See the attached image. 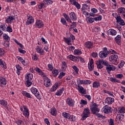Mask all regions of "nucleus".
<instances>
[{
  "label": "nucleus",
  "instance_id": "14",
  "mask_svg": "<svg viewBox=\"0 0 125 125\" xmlns=\"http://www.w3.org/2000/svg\"><path fill=\"white\" fill-rule=\"evenodd\" d=\"M76 86H77V89L79 91H80L83 94H85L86 93V90L83 88V87L80 86V84L76 85Z\"/></svg>",
  "mask_w": 125,
  "mask_h": 125
},
{
  "label": "nucleus",
  "instance_id": "44",
  "mask_svg": "<svg viewBox=\"0 0 125 125\" xmlns=\"http://www.w3.org/2000/svg\"><path fill=\"white\" fill-rule=\"evenodd\" d=\"M52 74L54 77H57V76H58L59 72H58V70L57 69H55L54 70L52 71Z\"/></svg>",
  "mask_w": 125,
  "mask_h": 125
},
{
  "label": "nucleus",
  "instance_id": "40",
  "mask_svg": "<svg viewBox=\"0 0 125 125\" xmlns=\"http://www.w3.org/2000/svg\"><path fill=\"white\" fill-rule=\"evenodd\" d=\"M82 53H83L80 49H75L74 52V55H80V54H82Z\"/></svg>",
  "mask_w": 125,
  "mask_h": 125
},
{
  "label": "nucleus",
  "instance_id": "22",
  "mask_svg": "<svg viewBox=\"0 0 125 125\" xmlns=\"http://www.w3.org/2000/svg\"><path fill=\"white\" fill-rule=\"evenodd\" d=\"M90 110L92 113H93V114H94L95 115L98 113L99 111H100L99 108H97V107H92L90 108Z\"/></svg>",
  "mask_w": 125,
  "mask_h": 125
},
{
  "label": "nucleus",
  "instance_id": "59",
  "mask_svg": "<svg viewBox=\"0 0 125 125\" xmlns=\"http://www.w3.org/2000/svg\"><path fill=\"white\" fill-rule=\"evenodd\" d=\"M47 66H48V68L50 71H52V70H53V65H52V64H48L47 65Z\"/></svg>",
  "mask_w": 125,
  "mask_h": 125
},
{
  "label": "nucleus",
  "instance_id": "23",
  "mask_svg": "<svg viewBox=\"0 0 125 125\" xmlns=\"http://www.w3.org/2000/svg\"><path fill=\"white\" fill-rule=\"evenodd\" d=\"M49 112L52 116H56V115H57V111L56 110V108L55 107L51 108Z\"/></svg>",
  "mask_w": 125,
  "mask_h": 125
},
{
  "label": "nucleus",
  "instance_id": "2",
  "mask_svg": "<svg viewBox=\"0 0 125 125\" xmlns=\"http://www.w3.org/2000/svg\"><path fill=\"white\" fill-rule=\"evenodd\" d=\"M109 60L110 62H111L112 64H115V65H117L118 63L119 60V56L117 55H112L109 56Z\"/></svg>",
  "mask_w": 125,
  "mask_h": 125
},
{
  "label": "nucleus",
  "instance_id": "55",
  "mask_svg": "<svg viewBox=\"0 0 125 125\" xmlns=\"http://www.w3.org/2000/svg\"><path fill=\"white\" fill-rule=\"evenodd\" d=\"M72 24L70 25V28L69 29V30H71V29H73V28H76V27H77V22H71Z\"/></svg>",
  "mask_w": 125,
  "mask_h": 125
},
{
  "label": "nucleus",
  "instance_id": "12",
  "mask_svg": "<svg viewBox=\"0 0 125 125\" xmlns=\"http://www.w3.org/2000/svg\"><path fill=\"white\" fill-rule=\"evenodd\" d=\"M117 23H119V24L121 25V26H125V21L122 19V18L120 16H118L116 18Z\"/></svg>",
  "mask_w": 125,
  "mask_h": 125
},
{
  "label": "nucleus",
  "instance_id": "50",
  "mask_svg": "<svg viewBox=\"0 0 125 125\" xmlns=\"http://www.w3.org/2000/svg\"><path fill=\"white\" fill-rule=\"evenodd\" d=\"M25 84L26 86L29 87V86H31V85H32V82H31V81L30 80H26L25 82Z\"/></svg>",
  "mask_w": 125,
  "mask_h": 125
},
{
  "label": "nucleus",
  "instance_id": "46",
  "mask_svg": "<svg viewBox=\"0 0 125 125\" xmlns=\"http://www.w3.org/2000/svg\"><path fill=\"white\" fill-rule=\"evenodd\" d=\"M72 67L73 69V70H74L75 72H76V74H79V71H80V70L79 69V68L77 67V66L73 65L72 66Z\"/></svg>",
  "mask_w": 125,
  "mask_h": 125
},
{
  "label": "nucleus",
  "instance_id": "37",
  "mask_svg": "<svg viewBox=\"0 0 125 125\" xmlns=\"http://www.w3.org/2000/svg\"><path fill=\"white\" fill-rule=\"evenodd\" d=\"M62 116L65 119H69V118H70V117H71V114H70V113H68L67 112H63L62 114Z\"/></svg>",
  "mask_w": 125,
  "mask_h": 125
},
{
  "label": "nucleus",
  "instance_id": "61",
  "mask_svg": "<svg viewBox=\"0 0 125 125\" xmlns=\"http://www.w3.org/2000/svg\"><path fill=\"white\" fill-rule=\"evenodd\" d=\"M100 30H101L100 27L98 26L95 27L94 28V31L96 33H99V32H100Z\"/></svg>",
  "mask_w": 125,
  "mask_h": 125
},
{
  "label": "nucleus",
  "instance_id": "8",
  "mask_svg": "<svg viewBox=\"0 0 125 125\" xmlns=\"http://www.w3.org/2000/svg\"><path fill=\"white\" fill-rule=\"evenodd\" d=\"M111 110H112V107H109L107 105H105L103 107V111L104 114H111V113H112Z\"/></svg>",
  "mask_w": 125,
  "mask_h": 125
},
{
  "label": "nucleus",
  "instance_id": "3",
  "mask_svg": "<svg viewBox=\"0 0 125 125\" xmlns=\"http://www.w3.org/2000/svg\"><path fill=\"white\" fill-rule=\"evenodd\" d=\"M105 65L106 66V72H107L108 74L110 75L111 74V71H115V69H116V67L114 66L113 65L109 64V63L107 61H105Z\"/></svg>",
  "mask_w": 125,
  "mask_h": 125
},
{
  "label": "nucleus",
  "instance_id": "17",
  "mask_svg": "<svg viewBox=\"0 0 125 125\" xmlns=\"http://www.w3.org/2000/svg\"><path fill=\"white\" fill-rule=\"evenodd\" d=\"M115 42L118 45L122 44V37L121 35H118L115 38Z\"/></svg>",
  "mask_w": 125,
  "mask_h": 125
},
{
  "label": "nucleus",
  "instance_id": "58",
  "mask_svg": "<svg viewBox=\"0 0 125 125\" xmlns=\"http://www.w3.org/2000/svg\"><path fill=\"white\" fill-rule=\"evenodd\" d=\"M38 7L39 9H42V8H44V7H45V6H44V3H41L38 5Z\"/></svg>",
  "mask_w": 125,
  "mask_h": 125
},
{
  "label": "nucleus",
  "instance_id": "30",
  "mask_svg": "<svg viewBox=\"0 0 125 125\" xmlns=\"http://www.w3.org/2000/svg\"><path fill=\"white\" fill-rule=\"evenodd\" d=\"M16 69H17V74L18 75V76H20V73H21V70H22V67L20 66L19 64H17L16 65Z\"/></svg>",
  "mask_w": 125,
  "mask_h": 125
},
{
  "label": "nucleus",
  "instance_id": "32",
  "mask_svg": "<svg viewBox=\"0 0 125 125\" xmlns=\"http://www.w3.org/2000/svg\"><path fill=\"white\" fill-rule=\"evenodd\" d=\"M100 86V83L99 82L95 81L93 83V87L98 88Z\"/></svg>",
  "mask_w": 125,
  "mask_h": 125
},
{
  "label": "nucleus",
  "instance_id": "39",
  "mask_svg": "<svg viewBox=\"0 0 125 125\" xmlns=\"http://www.w3.org/2000/svg\"><path fill=\"white\" fill-rule=\"evenodd\" d=\"M35 71L36 72H38L39 75H42V76H43V75L44 74V73H43L41 69H40V68H39V67H36Z\"/></svg>",
  "mask_w": 125,
  "mask_h": 125
},
{
  "label": "nucleus",
  "instance_id": "52",
  "mask_svg": "<svg viewBox=\"0 0 125 125\" xmlns=\"http://www.w3.org/2000/svg\"><path fill=\"white\" fill-rule=\"evenodd\" d=\"M124 65H125V61H121L120 64L118 65V68L119 69H121V68H123L124 67Z\"/></svg>",
  "mask_w": 125,
  "mask_h": 125
},
{
  "label": "nucleus",
  "instance_id": "18",
  "mask_svg": "<svg viewBox=\"0 0 125 125\" xmlns=\"http://www.w3.org/2000/svg\"><path fill=\"white\" fill-rule=\"evenodd\" d=\"M35 26L37 28H42L43 27V22L41 20H37Z\"/></svg>",
  "mask_w": 125,
  "mask_h": 125
},
{
  "label": "nucleus",
  "instance_id": "51",
  "mask_svg": "<svg viewBox=\"0 0 125 125\" xmlns=\"http://www.w3.org/2000/svg\"><path fill=\"white\" fill-rule=\"evenodd\" d=\"M68 119L70 122H75V121H76V116L74 115H70V117Z\"/></svg>",
  "mask_w": 125,
  "mask_h": 125
},
{
  "label": "nucleus",
  "instance_id": "13",
  "mask_svg": "<svg viewBox=\"0 0 125 125\" xmlns=\"http://www.w3.org/2000/svg\"><path fill=\"white\" fill-rule=\"evenodd\" d=\"M69 1L71 2V4L75 5V7H76L77 9H81V4L79 3V2H77L76 0H70Z\"/></svg>",
  "mask_w": 125,
  "mask_h": 125
},
{
  "label": "nucleus",
  "instance_id": "36",
  "mask_svg": "<svg viewBox=\"0 0 125 125\" xmlns=\"http://www.w3.org/2000/svg\"><path fill=\"white\" fill-rule=\"evenodd\" d=\"M4 32H8V33H12L13 32V30L10 25H8L7 26L6 29H5V31Z\"/></svg>",
  "mask_w": 125,
  "mask_h": 125
},
{
  "label": "nucleus",
  "instance_id": "56",
  "mask_svg": "<svg viewBox=\"0 0 125 125\" xmlns=\"http://www.w3.org/2000/svg\"><path fill=\"white\" fill-rule=\"evenodd\" d=\"M42 48L40 46H37L36 48V51H37L38 53L40 54L41 52L42 51Z\"/></svg>",
  "mask_w": 125,
  "mask_h": 125
},
{
  "label": "nucleus",
  "instance_id": "43",
  "mask_svg": "<svg viewBox=\"0 0 125 125\" xmlns=\"http://www.w3.org/2000/svg\"><path fill=\"white\" fill-rule=\"evenodd\" d=\"M0 65L1 66L2 68L6 69V64H5V63H3V62H2V60L1 59H0Z\"/></svg>",
  "mask_w": 125,
  "mask_h": 125
},
{
  "label": "nucleus",
  "instance_id": "1",
  "mask_svg": "<svg viewBox=\"0 0 125 125\" xmlns=\"http://www.w3.org/2000/svg\"><path fill=\"white\" fill-rule=\"evenodd\" d=\"M90 115V110L88 107L84 108L83 112L82 117L81 118V121H84L86 120L87 118H88Z\"/></svg>",
  "mask_w": 125,
  "mask_h": 125
},
{
  "label": "nucleus",
  "instance_id": "42",
  "mask_svg": "<svg viewBox=\"0 0 125 125\" xmlns=\"http://www.w3.org/2000/svg\"><path fill=\"white\" fill-rule=\"evenodd\" d=\"M118 13H120L122 14V13H125V8L124 7H121L118 9Z\"/></svg>",
  "mask_w": 125,
  "mask_h": 125
},
{
  "label": "nucleus",
  "instance_id": "53",
  "mask_svg": "<svg viewBox=\"0 0 125 125\" xmlns=\"http://www.w3.org/2000/svg\"><path fill=\"white\" fill-rule=\"evenodd\" d=\"M4 50L2 48H0V57H2V56H4Z\"/></svg>",
  "mask_w": 125,
  "mask_h": 125
},
{
  "label": "nucleus",
  "instance_id": "11",
  "mask_svg": "<svg viewBox=\"0 0 125 125\" xmlns=\"http://www.w3.org/2000/svg\"><path fill=\"white\" fill-rule=\"evenodd\" d=\"M43 83L46 87H49V86L51 85V81H50V79L48 78H45L44 79Z\"/></svg>",
  "mask_w": 125,
  "mask_h": 125
},
{
  "label": "nucleus",
  "instance_id": "62",
  "mask_svg": "<svg viewBox=\"0 0 125 125\" xmlns=\"http://www.w3.org/2000/svg\"><path fill=\"white\" fill-rule=\"evenodd\" d=\"M32 59H33V60H34V61H37L38 59H39V58L38 57V55H33L32 56Z\"/></svg>",
  "mask_w": 125,
  "mask_h": 125
},
{
  "label": "nucleus",
  "instance_id": "28",
  "mask_svg": "<svg viewBox=\"0 0 125 125\" xmlns=\"http://www.w3.org/2000/svg\"><path fill=\"white\" fill-rule=\"evenodd\" d=\"M59 86V84L58 83H56L51 88L50 90L52 92H53V91H55L57 88H58V86Z\"/></svg>",
  "mask_w": 125,
  "mask_h": 125
},
{
  "label": "nucleus",
  "instance_id": "10",
  "mask_svg": "<svg viewBox=\"0 0 125 125\" xmlns=\"http://www.w3.org/2000/svg\"><path fill=\"white\" fill-rule=\"evenodd\" d=\"M115 99L113 98L107 97L105 100V103L108 104V105H111L114 103Z\"/></svg>",
  "mask_w": 125,
  "mask_h": 125
},
{
  "label": "nucleus",
  "instance_id": "57",
  "mask_svg": "<svg viewBox=\"0 0 125 125\" xmlns=\"http://www.w3.org/2000/svg\"><path fill=\"white\" fill-rule=\"evenodd\" d=\"M95 21H101L102 20V16H100L99 17L94 18Z\"/></svg>",
  "mask_w": 125,
  "mask_h": 125
},
{
  "label": "nucleus",
  "instance_id": "60",
  "mask_svg": "<svg viewBox=\"0 0 125 125\" xmlns=\"http://www.w3.org/2000/svg\"><path fill=\"white\" fill-rule=\"evenodd\" d=\"M9 42H6L5 41L4 43H3L4 46L5 47H9Z\"/></svg>",
  "mask_w": 125,
  "mask_h": 125
},
{
  "label": "nucleus",
  "instance_id": "20",
  "mask_svg": "<svg viewBox=\"0 0 125 125\" xmlns=\"http://www.w3.org/2000/svg\"><path fill=\"white\" fill-rule=\"evenodd\" d=\"M13 20H15V18L12 17V16H8L5 20V22L7 24L11 23V22H12Z\"/></svg>",
  "mask_w": 125,
  "mask_h": 125
},
{
  "label": "nucleus",
  "instance_id": "9",
  "mask_svg": "<svg viewBox=\"0 0 125 125\" xmlns=\"http://www.w3.org/2000/svg\"><path fill=\"white\" fill-rule=\"evenodd\" d=\"M84 47L87 48L88 49H90V48H93V42L90 41H87L84 43Z\"/></svg>",
  "mask_w": 125,
  "mask_h": 125
},
{
  "label": "nucleus",
  "instance_id": "4",
  "mask_svg": "<svg viewBox=\"0 0 125 125\" xmlns=\"http://www.w3.org/2000/svg\"><path fill=\"white\" fill-rule=\"evenodd\" d=\"M30 91L32 92V94H34L38 99H41V95L38 89L36 88H31L30 89Z\"/></svg>",
  "mask_w": 125,
  "mask_h": 125
},
{
  "label": "nucleus",
  "instance_id": "64",
  "mask_svg": "<svg viewBox=\"0 0 125 125\" xmlns=\"http://www.w3.org/2000/svg\"><path fill=\"white\" fill-rule=\"evenodd\" d=\"M115 122V121L114 120V119L111 118L110 119V122H109V125H115V124H114V123Z\"/></svg>",
  "mask_w": 125,
  "mask_h": 125
},
{
  "label": "nucleus",
  "instance_id": "54",
  "mask_svg": "<svg viewBox=\"0 0 125 125\" xmlns=\"http://www.w3.org/2000/svg\"><path fill=\"white\" fill-rule=\"evenodd\" d=\"M44 2L45 4H52L53 1L50 0H44Z\"/></svg>",
  "mask_w": 125,
  "mask_h": 125
},
{
  "label": "nucleus",
  "instance_id": "34",
  "mask_svg": "<svg viewBox=\"0 0 125 125\" xmlns=\"http://www.w3.org/2000/svg\"><path fill=\"white\" fill-rule=\"evenodd\" d=\"M25 79H26V81H32L33 79V74L29 73L27 74V76L25 77Z\"/></svg>",
  "mask_w": 125,
  "mask_h": 125
},
{
  "label": "nucleus",
  "instance_id": "15",
  "mask_svg": "<svg viewBox=\"0 0 125 125\" xmlns=\"http://www.w3.org/2000/svg\"><path fill=\"white\" fill-rule=\"evenodd\" d=\"M23 108L24 109V110L23 111V115H24V116L26 118H29L30 113H29V110L27 108V106L23 105Z\"/></svg>",
  "mask_w": 125,
  "mask_h": 125
},
{
  "label": "nucleus",
  "instance_id": "7",
  "mask_svg": "<svg viewBox=\"0 0 125 125\" xmlns=\"http://www.w3.org/2000/svg\"><path fill=\"white\" fill-rule=\"evenodd\" d=\"M66 103L70 107H74V106H75V101L72 98H68L66 99Z\"/></svg>",
  "mask_w": 125,
  "mask_h": 125
},
{
  "label": "nucleus",
  "instance_id": "25",
  "mask_svg": "<svg viewBox=\"0 0 125 125\" xmlns=\"http://www.w3.org/2000/svg\"><path fill=\"white\" fill-rule=\"evenodd\" d=\"M118 113L121 115H124L125 113V107L121 106L118 108Z\"/></svg>",
  "mask_w": 125,
  "mask_h": 125
},
{
  "label": "nucleus",
  "instance_id": "63",
  "mask_svg": "<svg viewBox=\"0 0 125 125\" xmlns=\"http://www.w3.org/2000/svg\"><path fill=\"white\" fill-rule=\"evenodd\" d=\"M91 81L90 80H84V84H90Z\"/></svg>",
  "mask_w": 125,
  "mask_h": 125
},
{
  "label": "nucleus",
  "instance_id": "47",
  "mask_svg": "<svg viewBox=\"0 0 125 125\" xmlns=\"http://www.w3.org/2000/svg\"><path fill=\"white\" fill-rule=\"evenodd\" d=\"M88 68L89 72H92V71H93V69H94V65L92 64H88Z\"/></svg>",
  "mask_w": 125,
  "mask_h": 125
},
{
  "label": "nucleus",
  "instance_id": "38",
  "mask_svg": "<svg viewBox=\"0 0 125 125\" xmlns=\"http://www.w3.org/2000/svg\"><path fill=\"white\" fill-rule=\"evenodd\" d=\"M63 16L64 18L66 19V21L67 22H70V23H72V21L71 20V19H70V17H69V16L66 13L63 14Z\"/></svg>",
  "mask_w": 125,
  "mask_h": 125
},
{
  "label": "nucleus",
  "instance_id": "48",
  "mask_svg": "<svg viewBox=\"0 0 125 125\" xmlns=\"http://www.w3.org/2000/svg\"><path fill=\"white\" fill-rule=\"evenodd\" d=\"M62 70H65V69L67 68V64L66 63V62H62Z\"/></svg>",
  "mask_w": 125,
  "mask_h": 125
},
{
  "label": "nucleus",
  "instance_id": "41",
  "mask_svg": "<svg viewBox=\"0 0 125 125\" xmlns=\"http://www.w3.org/2000/svg\"><path fill=\"white\" fill-rule=\"evenodd\" d=\"M124 116L125 115L124 114L117 115L116 116V119H118L119 121H123Z\"/></svg>",
  "mask_w": 125,
  "mask_h": 125
},
{
  "label": "nucleus",
  "instance_id": "33",
  "mask_svg": "<svg viewBox=\"0 0 125 125\" xmlns=\"http://www.w3.org/2000/svg\"><path fill=\"white\" fill-rule=\"evenodd\" d=\"M63 91H64V88H62V89H60V90H58L57 92H56L55 94L57 96H60L63 93Z\"/></svg>",
  "mask_w": 125,
  "mask_h": 125
},
{
  "label": "nucleus",
  "instance_id": "45",
  "mask_svg": "<svg viewBox=\"0 0 125 125\" xmlns=\"http://www.w3.org/2000/svg\"><path fill=\"white\" fill-rule=\"evenodd\" d=\"M109 34L112 35V36H115V35H117V31L114 29H110L109 30Z\"/></svg>",
  "mask_w": 125,
  "mask_h": 125
},
{
  "label": "nucleus",
  "instance_id": "19",
  "mask_svg": "<svg viewBox=\"0 0 125 125\" xmlns=\"http://www.w3.org/2000/svg\"><path fill=\"white\" fill-rule=\"evenodd\" d=\"M69 16L72 21H76L78 19L76 14L74 12H71L69 14Z\"/></svg>",
  "mask_w": 125,
  "mask_h": 125
},
{
  "label": "nucleus",
  "instance_id": "16",
  "mask_svg": "<svg viewBox=\"0 0 125 125\" xmlns=\"http://www.w3.org/2000/svg\"><path fill=\"white\" fill-rule=\"evenodd\" d=\"M0 85L1 87L6 85V79L3 77H0Z\"/></svg>",
  "mask_w": 125,
  "mask_h": 125
},
{
  "label": "nucleus",
  "instance_id": "27",
  "mask_svg": "<svg viewBox=\"0 0 125 125\" xmlns=\"http://www.w3.org/2000/svg\"><path fill=\"white\" fill-rule=\"evenodd\" d=\"M0 105H2V106H4L5 108H6L7 109V106L6 105H7V102L5 101V100H0Z\"/></svg>",
  "mask_w": 125,
  "mask_h": 125
},
{
  "label": "nucleus",
  "instance_id": "21",
  "mask_svg": "<svg viewBox=\"0 0 125 125\" xmlns=\"http://www.w3.org/2000/svg\"><path fill=\"white\" fill-rule=\"evenodd\" d=\"M21 94L23 96H25V97H27V98H33L32 97V95H31V94L28 93L26 91H22L21 92Z\"/></svg>",
  "mask_w": 125,
  "mask_h": 125
},
{
  "label": "nucleus",
  "instance_id": "6",
  "mask_svg": "<svg viewBox=\"0 0 125 125\" xmlns=\"http://www.w3.org/2000/svg\"><path fill=\"white\" fill-rule=\"evenodd\" d=\"M27 21H26V25H30V24H32V23H34L35 20H34V18L33 16L30 15V14H27Z\"/></svg>",
  "mask_w": 125,
  "mask_h": 125
},
{
  "label": "nucleus",
  "instance_id": "26",
  "mask_svg": "<svg viewBox=\"0 0 125 125\" xmlns=\"http://www.w3.org/2000/svg\"><path fill=\"white\" fill-rule=\"evenodd\" d=\"M108 56V54L104 52L101 51L99 53V57L100 58H106Z\"/></svg>",
  "mask_w": 125,
  "mask_h": 125
},
{
  "label": "nucleus",
  "instance_id": "5",
  "mask_svg": "<svg viewBox=\"0 0 125 125\" xmlns=\"http://www.w3.org/2000/svg\"><path fill=\"white\" fill-rule=\"evenodd\" d=\"M105 62H106V61H105L103 59L99 60V61H97L96 64H97V67L98 69H102V68H103V65H105Z\"/></svg>",
  "mask_w": 125,
  "mask_h": 125
},
{
  "label": "nucleus",
  "instance_id": "35",
  "mask_svg": "<svg viewBox=\"0 0 125 125\" xmlns=\"http://www.w3.org/2000/svg\"><path fill=\"white\" fill-rule=\"evenodd\" d=\"M65 42L68 44V45H70V44L72 45V43H70L72 41H71V37H68L67 38H63Z\"/></svg>",
  "mask_w": 125,
  "mask_h": 125
},
{
  "label": "nucleus",
  "instance_id": "49",
  "mask_svg": "<svg viewBox=\"0 0 125 125\" xmlns=\"http://www.w3.org/2000/svg\"><path fill=\"white\" fill-rule=\"evenodd\" d=\"M61 22L63 24V25H65L66 26H68L67 24V21H66V20L64 19V18H62L61 19Z\"/></svg>",
  "mask_w": 125,
  "mask_h": 125
},
{
  "label": "nucleus",
  "instance_id": "24",
  "mask_svg": "<svg viewBox=\"0 0 125 125\" xmlns=\"http://www.w3.org/2000/svg\"><path fill=\"white\" fill-rule=\"evenodd\" d=\"M69 57L70 60L76 62H79L78 57H75L73 55H70L69 56Z\"/></svg>",
  "mask_w": 125,
  "mask_h": 125
},
{
  "label": "nucleus",
  "instance_id": "29",
  "mask_svg": "<svg viewBox=\"0 0 125 125\" xmlns=\"http://www.w3.org/2000/svg\"><path fill=\"white\" fill-rule=\"evenodd\" d=\"M109 81L110 82H112V83H121V81H120V80H119L114 77L109 78Z\"/></svg>",
  "mask_w": 125,
  "mask_h": 125
},
{
  "label": "nucleus",
  "instance_id": "31",
  "mask_svg": "<svg viewBox=\"0 0 125 125\" xmlns=\"http://www.w3.org/2000/svg\"><path fill=\"white\" fill-rule=\"evenodd\" d=\"M3 39L5 42H10V37H9L6 34H4L3 35Z\"/></svg>",
  "mask_w": 125,
  "mask_h": 125
}]
</instances>
